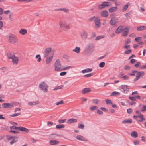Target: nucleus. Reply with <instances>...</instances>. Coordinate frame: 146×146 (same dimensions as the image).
Listing matches in <instances>:
<instances>
[{
	"label": "nucleus",
	"instance_id": "57",
	"mask_svg": "<svg viewBox=\"0 0 146 146\" xmlns=\"http://www.w3.org/2000/svg\"><path fill=\"white\" fill-rule=\"evenodd\" d=\"M73 67L71 66H68L65 68H63V70H65L67 69H70L72 68Z\"/></svg>",
	"mask_w": 146,
	"mask_h": 146
},
{
	"label": "nucleus",
	"instance_id": "60",
	"mask_svg": "<svg viewBox=\"0 0 146 146\" xmlns=\"http://www.w3.org/2000/svg\"><path fill=\"white\" fill-rule=\"evenodd\" d=\"M64 58H67V60L68 62H70V58L69 56L67 55H65L64 56Z\"/></svg>",
	"mask_w": 146,
	"mask_h": 146
},
{
	"label": "nucleus",
	"instance_id": "21",
	"mask_svg": "<svg viewBox=\"0 0 146 146\" xmlns=\"http://www.w3.org/2000/svg\"><path fill=\"white\" fill-rule=\"evenodd\" d=\"M19 33L22 35H26L27 33V31L25 29H21L19 31Z\"/></svg>",
	"mask_w": 146,
	"mask_h": 146
},
{
	"label": "nucleus",
	"instance_id": "34",
	"mask_svg": "<svg viewBox=\"0 0 146 146\" xmlns=\"http://www.w3.org/2000/svg\"><path fill=\"white\" fill-rule=\"evenodd\" d=\"M35 58L36 59H38L37 60V61L38 62H40L41 60V56L40 54H37L36 55Z\"/></svg>",
	"mask_w": 146,
	"mask_h": 146
},
{
	"label": "nucleus",
	"instance_id": "2",
	"mask_svg": "<svg viewBox=\"0 0 146 146\" xmlns=\"http://www.w3.org/2000/svg\"><path fill=\"white\" fill-rule=\"evenodd\" d=\"M9 42L12 44H15L18 42L17 39L13 35H10L8 37Z\"/></svg>",
	"mask_w": 146,
	"mask_h": 146
},
{
	"label": "nucleus",
	"instance_id": "16",
	"mask_svg": "<svg viewBox=\"0 0 146 146\" xmlns=\"http://www.w3.org/2000/svg\"><path fill=\"white\" fill-rule=\"evenodd\" d=\"M77 121V120L76 119L74 118H71L68 119L67 121L68 124H72L74 123Z\"/></svg>",
	"mask_w": 146,
	"mask_h": 146
},
{
	"label": "nucleus",
	"instance_id": "46",
	"mask_svg": "<svg viewBox=\"0 0 146 146\" xmlns=\"http://www.w3.org/2000/svg\"><path fill=\"white\" fill-rule=\"evenodd\" d=\"M64 103V101L63 100H61L60 102H56L55 104L57 105H58L60 104H62Z\"/></svg>",
	"mask_w": 146,
	"mask_h": 146
},
{
	"label": "nucleus",
	"instance_id": "43",
	"mask_svg": "<svg viewBox=\"0 0 146 146\" xmlns=\"http://www.w3.org/2000/svg\"><path fill=\"white\" fill-rule=\"evenodd\" d=\"M98 8L99 9H101L105 8L102 3L101 4L98 5Z\"/></svg>",
	"mask_w": 146,
	"mask_h": 146
},
{
	"label": "nucleus",
	"instance_id": "63",
	"mask_svg": "<svg viewBox=\"0 0 146 146\" xmlns=\"http://www.w3.org/2000/svg\"><path fill=\"white\" fill-rule=\"evenodd\" d=\"M124 68L125 70H128L130 69V67L126 65L124 67Z\"/></svg>",
	"mask_w": 146,
	"mask_h": 146
},
{
	"label": "nucleus",
	"instance_id": "10",
	"mask_svg": "<svg viewBox=\"0 0 146 146\" xmlns=\"http://www.w3.org/2000/svg\"><path fill=\"white\" fill-rule=\"evenodd\" d=\"M2 107L5 108H11L14 107V105L12 103H4L2 104Z\"/></svg>",
	"mask_w": 146,
	"mask_h": 146
},
{
	"label": "nucleus",
	"instance_id": "48",
	"mask_svg": "<svg viewBox=\"0 0 146 146\" xmlns=\"http://www.w3.org/2000/svg\"><path fill=\"white\" fill-rule=\"evenodd\" d=\"M20 114H21L20 113H15V114L10 115V116L11 117H15L18 116V115H20Z\"/></svg>",
	"mask_w": 146,
	"mask_h": 146
},
{
	"label": "nucleus",
	"instance_id": "13",
	"mask_svg": "<svg viewBox=\"0 0 146 146\" xmlns=\"http://www.w3.org/2000/svg\"><path fill=\"white\" fill-rule=\"evenodd\" d=\"M54 70L55 71L63 70V68L61 67V64H54Z\"/></svg>",
	"mask_w": 146,
	"mask_h": 146
},
{
	"label": "nucleus",
	"instance_id": "64",
	"mask_svg": "<svg viewBox=\"0 0 146 146\" xmlns=\"http://www.w3.org/2000/svg\"><path fill=\"white\" fill-rule=\"evenodd\" d=\"M62 11H64L65 13H67L69 11V10L66 8H62Z\"/></svg>",
	"mask_w": 146,
	"mask_h": 146
},
{
	"label": "nucleus",
	"instance_id": "47",
	"mask_svg": "<svg viewBox=\"0 0 146 146\" xmlns=\"http://www.w3.org/2000/svg\"><path fill=\"white\" fill-rule=\"evenodd\" d=\"M98 108L96 106H93L92 107H91L90 108V109L91 111H93L94 110H97L98 109Z\"/></svg>",
	"mask_w": 146,
	"mask_h": 146
},
{
	"label": "nucleus",
	"instance_id": "41",
	"mask_svg": "<svg viewBox=\"0 0 146 146\" xmlns=\"http://www.w3.org/2000/svg\"><path fill=\"white\" fill-rule=\"evenodd\" d=\"M84 125L83 124H79L78 125V128L81 129H84Z\"/></svg>",
	"mask_w": 146,
	"mask_h": 146
},
{
	"label": "nucleus",
	"instance_id": "39",
	"mask_svg": "<svg viewBox=\"0 0 146 146\" xmlns=\"http://www.w3.org/2000/svg\"><path fill=\"white\" fill-rule=\"evenodd\" d=\"M10 129L11 130H14V129L17 130L19 131V127H18L15 126H13L10 127Z\"/></svg>",
	"mask_w": 146,
	"mask_h": 146
},
{
	"label": "nucleus",
	"instance_id": "30",
	"mask_svg": "<svg viewBox=\"0 0 146 146\" xmlns=\"http://www.w3.org/2000/svg\"><path fill=\"white\" fill-rule=\"evenodd\" d=\"M92 71V69L91 68H87L83 70L82 71V73H85L87 72H90Z\"/></svg>",
	"mask_w": 146,
	"mask_h": 146
},
{
	"label": "nucleus",
	"instance_id": "53",
	"mask_svg": "<svg viewBox=\"0 0 146 146\" xmlns=\"http://www.w3.org/2000/svg\"><path fill=\"white\" fill-rule=\"evenodd\" d=\"M93 74L92 73H90L84 75L83 76L85 77H89L91 76Z\"/></svg>",
	"mask_w": 146,
	"mask_h": 146
},
{
	"label": "nucleus",
	"instance_id": "22",
	"mask_svg": "<svg viewBox=\"0 0 146 146\" xmlns=\"http://www.w3.org/2000/svg\"><path fill=\"white\" fill-rule=\"evenodd\" d=\"M39 102L38 101H35L29 102L28 103V104L29 106L35 105L38 104Z\"/></svg>",
	"mask_w": 146,
	"mask_h": 146
},
{
	"label": "nucleus",
	"instance_id": "6",
	"mask_svg": "<svg viewBox=\"0 0 146 146\" xmlns=\"http://www.w3.org/2000/svg\"><path fill=\"white\" fill-rule=\"evenodd\" d=\"M94 44L93 43L88 44L86 46L87 50L92 52H94Z\"/></svg>",
	"mask_w": 146,
	"mask_h": 146
},
{
	"label": "nucleus",
	"instance_id": "26",
	"mask_svg": "<svg viewBox=\"0 0 146 146\" xmlns=\"http://www.w3.org/2000/svg\"><path fill=\"white\" fill-rule=\"evenodd\" d=\"M123 26H122L119 27L116 30L115 33L117 34L120 33L123 30Z\"/></svg>",
	"mask_w": 146,
	"mask_h": 146
},
{
	"label": "nucleus",
	"instance_id": "29",
	"mask_svg": "<svg viewBox=\"0 0 146 146\" xmlns=\"http://www.w3.org/2000/svg\"><path fill=\"white\" fill-rule=\"evenodd\" d=\"M80 47H76L75 49L72 50V51L76 52L77 54H79L80 53Z\"/></svg>",
	"mask_w": 146,
	"mask_h": 146
},
{
	"label": "nucleus",
	"instance_id": "9",
	"mask_svg": "<svg viewBox=\"0 0 146 146\" xmlns=\"http://www.w3.org/2000/svg\"><path fill=\"white\" fill-rule=\"evenodd\" d=\"M88 36V33L85 31H83L80 33V37L83 40L86 39Z\"/></svg>",
	"mask_w": 146,
	"mask_h": 146
},
{
	"label": "nucleus",
	"instance_id": "52",
	"mask_svg": "<svg viewBox=\"0 0 146 146\" xmlns=\"http://www.w3.org/2000/svg\"><path fill=\"white\" fill-rule=\"evenodd\" d=\"M141 40V37H137L135 39V40L138 42H140V41Z\"/></svg>",
	"mask_w": 146,
	"mask_h": 146
},
{
	"label": "nucleus",
	"instance_id": "27",
	"mask_svg": "<svg viewBox=\"0 0 146 146\" xmlns=\"http://www.w3.org/2000/svg\"><path fill=\"white\" fill-rule=\"evenodd\" d=\"M117 9V7H112L109 9V11L110 13H112L116 11Z\"/></svg>",
	"mask_w": 146,
	"mask_h": 146
},
{
	"label": "nucleus",
	"instance_id": "23",
	"mask_svg": "<svg viewBox=\"0 0 146 146\" xmlns=\"http://www.w3.org/2000/svg\"><path fill=\"white\" fill-rule=\"evenodd\" d=\"M132 120L131 119H125L123 120L122 121V123L123 124H130L131 123H132Z\"/></svg>",
	"mask_w": 146,
	"mask_h": 146
},
{
	"label": "nucleus",
	"instance_id": "19",
	"mask_svg": "<svg viewBox=\"0 0 146 146\" xmlns=\"http://www.w3.org/2000/svg\"><path fill=\"white\" fill-rule=\"evenodd\" d=\"M12 62L14 64H17L19 62V60L18 57L15 56L11 59Z\"/></svg>",
	"mask_w": 146,
	"mask_h": 146
},
{
	"label": "nucleus",
	"instance_id": "37",
	"mask_svg": "<svg viewBox=\"0 0 146 146\" xmlns=\"http://www.w3.org/2000/svg\"><path fill=\"white\" fill-rule=\"evenodd\" d=\"M96 33L94 32H92L90 35V38L92 39L96 37Z\"/></svg>",
	"mask_w": 146,
	"mask_h": 146
},
{
	"label": "nucleus",
	"instance_id": "56",
	"mask_svg": "<svg viewBox=\"0 0 146 146\" xmlns=\"http://www.w3.org/2000/svg\"><path fill=\"white\" fill-rule=\"evenodd\" d=\"M129 98L131 100L133 101H136V100L135 97L129 96Z\"/></svg>",
	"mask_w": 146,
	"mask_h": 146
},
{
	"label": "nucleus",
	"instance_id": "20",
	"mask_svg": "<svg viewBox=\"0 0 146 146\" xmlns=\"http://www.w3.org/2000/svg\"><path fill=\"white\" fill-rule=\"evenodd\" d=\"M76 138L77 140L80 141H84L87 140V139L85 138L80 135L76 136Z\"/></svg>",
	"mask_w": 146,
	"mask_h": 146
},
{
	"label": "nucleus",
	"instance_id": "31",
	"mask_svg": "<svg viewBox=\"0 0 146 146\" xmlns=\"http://www.w3.org/2000/svg\"><path fill=\"white\" fill-rule=\"evenodd\" d=\"M131 135L133 137L135 138L138 137L137 133L135 131H133L132 132Z\"/></svg>",
	"mask_w": 146,
	"mask_h": 146
},
{
	"label": "nucleus",
	"instance_id": "7",
	"mask_svg": "<svg viewBox=\"0 0 146 146\" xmlns=\"http://www.w3.org/2000/svg\"><path fill=\"white\" fill-rule=\"evenodd\" d=\"M144 73L143 72H139L137 73L136 75V77L134 78L133 81L135 82L137 80L140 78H142L144 75Z\"/></svg>",
	"mask_w": 146,
	"mask_h": 146
},
{
	"label": "nucleus",
	"instance_id": "28",
	"mask_svg": "<svg viewBox=\"0 0 146 146\" xmlns=\"http://www.w3.org/2000/svg\"><path fill=\"white\" fill-rule=\"evenodd\" d=\"M19 131L25 132L26 133H28L29 131V130L27 129L22 127H19Z\"/></svg>",
	"mask_w": 146,
	"mask_h": 146
},
{
	"label": "nucleus",
	"instance_id": "33",
	"mask_svg": "<svg viewBox=\"0 0 146 146\" xmlns=\"http://www.w3.org/2000/svg\"><path fill=\"white\" fill-rule=\"evenodd\" d=\"M130 46V45L124 43L123 45L122 46V48L123 49H127L129 48Z\"/></svg>",
	"mask_w": 146,
	"mask_h": 146
},
{
	"label": "nucleus",
	"instance_id": "14",
	"mask_svg": "<svg viewBox=\"0 0 146 146\" xmlns=\"http://www.w3.org/2000/svg\"><path fill=\"white\" fill-rule=\"evenodd\" d=\"M91 91V89L89 88H85L82 90V93L83 94H85L89 93Z\"/></svg>",
	"mask_w": 146,
	"mask_h": 146
},
{
	"label": "nucleus",
	"instance_id": "8",
	"mask_svg": "<svg viewBox=\"0 0 146 146\" xmlns=\"http://www.w3.org/2000/svg\"><path fill=\"white\" fill-rule=\"evenodd\" d=\"M54 54L46 57V62L47 64L51 63V61L53 58Z\"/></svg>",
	"mask_w": 146,
	"mask_h": 146
},
{
	"label": "nucleus",
	"instance_id": "24",
	"mask_svg": "<svg viewBox=\"0 0 146 146\" xmlns=\"http://www.w3.org/2000/svg\"><path fill=\"white\" fill-rule=\"evenodd\" d=\"M146 30V27L145 26H141L138 27L137 30L138 31H142Z\"/></svg>",
	"mask_w": 146,
	"mask_h": 146
},
{
	"label": "nucleus",
	"instance_id": "50",
	"mask_svg": "<svg viewBox=\"0 0 146 146\" xmlns=\"http://www.w3.org/2000/svg\"><path fill=\"white\" fill-rule=\"evenodd\" d=\"M99 101V100L98 99H94L92 101V102L94 104H98Z\"/></svg>",
	"mask_w": 146,
	"mask_h": 146
},
{
	"label": "nucleus",
	"instance_id": "25",
	"mask_svg": "<svg viewBox=\"0 0 146 146\" xmlns=\"http://www.w3.org/2000/svg\"><path fill=\"white\" fill-rule=\"evenodd\" d=\"M49 143L51 145H54L58 144L59 142L58 141L53 140L50 141Z\"/></svg>",
	"mask_w": 146,
	"mask_h": 146
},
{
	"label": "nucleus",
	"instance_id": "36",
	"mask_svg": "<svg viewBox=\"0 0 146 146\" xmlns=\"http://www.w3.org/2000/svg\"><path fill=\"white\" fill-rule=\"evenodd\" d=\"M120 94V93L118 92H117L116 91H114L113 92H112L111 94V96H118Z\"/></svg>",
	"mask_w": 146,
	"mask_h": 146
},
{
	"label": "nucleus",
	"instance_id": "12",
	"mask_svg": "<svg viewBox=\"0 0 146 146\" xmlns=\"http://www.w3.org/2000/svg\"><path fill=\"white\" fill-rule=\"evenodd\" d=\"M121 88L123 89V92L124 93H127L129 90V88L127 87L126 85H122L121 87Z\"/></svg>",
	"mask_w": 146,
	"mask_h": 146
},
{
	"label": "nucleus",
	"instance_id": "51",
	"mask_svg": "<svg viewBox=\"0 0 146 146\" xmlns=\"http://www.w3.org/2000/svg\"><path fill=\"white\" fill-rule=\"evenodd\" d=\"M141 111L142 112L146 111V105L143 106L142 108L141 109Z\"/></svg>",
	"mask_w": 146,
	"mask_h": 146
},
{
	"label": "nucleus",
	"instance_id": "61",
	"mask_svg": "<svg viewBox=\"0 0 146 146\" xmlns=\"http://www.w3.org/2000/svg\"><path fill=\"white\" fill-rule=\"evenodd\" d=\"M9 132L13 133L14 134H18L19 133V132L17 131H15L11 129V130L9 131Z\"/></svg>",
	"mask_w": 146,
	"mask_h": 146
},
{
	"label": "nucleus",
	"instance_id": "1",
	"mask_svg": "<svg viewBox=\"0 0 146 146\" xmlns=\"http://www.w3.org/2000/svg\"><path fill=\"white\" fill-rule=\"evenodd\" d=\"M59 25L60 28L65 31H68L70 29V23L65 19L60 20L59 22Z\"/></svg>",
	"mask_w": 146,
	"mask_h": 146
},
{
	"label": "nucleus",
	"instance_id": "35",
	"mask_svg": "<svg viewBox=\"0 0 146 146\" xmlns=\"http://www.w3.org/2000/svg\"><path fill=\"white\" fill-rule=\"evenodd\" d=\"M65 126L64 125H57L56 126V129H62L64 128Z\"/></svg>",
	"mask_w": 146,
	"mask_h": 146
},
{
	"label": "nucleus",
	"instance_id": "55",
	"mask_svg": "<svg viewBox=\"0 0 146 146\" xmlns=\"http://www.w3.org/2000/svg\"><path fill=\"white\" fill-rule=\"evenodd\" d=\"M137 71H133L132 72V73H130L129 74V75L131 76H135V74L137 73Z\"/></svg>",
	"mask_w": 146,
	"mask_h": 146
},
{
	"label": "nucleus",
	"instance_id": "45",
	"mask_svg": "<svg viewBox=\"0 0 146 146\" xmlns=\"http://www.w3.org/2000/svg\"><path fill=\"white\" fill-rule=\"evenodd\" d=\"M131 39L129 38H127L125 40V44H128L130 43H131Z\"/></svg>",
	"mask_w": 146,
	"mask_h": 146
},
{
	"label": "nucleus",
	"instance_id": "32",
	"mask_svg": "<svg viewBox=\"0 0 146 146\" xmlns=\"http://www.w3.org/2000/svg\"><path fill=\"white\" fill-rule=\"evenodd\" d=\"M102 3L103 4V5L104 8H105V7L106 6H110L111 4V3L110 2H103Z\"/></svg>",
	"mask_w": 146,
	"mask_h": 146
},
{
	"label": "nucleus",
	"instance_id": "58",
	"mask_svg": "<svg viewBox=\"0 0 146 146\" xmlns=\"http://www.w3.org/2000/svg\"><path fill=\"white\" fill-rule=\"evenodd\" d=\"M95 16H93L89 18L88 20V21L89 22H91L92 21L93 19L95 18Z\"/></svg>",
	"mask_w": 146,
	"mask_h": 146
},
{
	"label": "nucleus",
	"instance_id": "4",
	"mask_svg": "<svg viewBox=\"0 0 146 146\" xmlns=\"http://www.w3.org/2000/svg\"><path fill=\"white\" fill-rule=\"evenodd\" d=\"M94 22L95 24V27L96 28H98L100 27L101 23L98 17H95L94 20Z\"/></svg>",
	"mask_w": 146,
	"mask_h": 146
},
{
	"label": "nucleus",
	"instance_id": "59",
	"mask_svg": "<svg viewBox=\"0 0 146 146\" xmlns=\"http://www.w3.org/2000/svg\"><path fill=\"white\" fill-rule=\"evenodd\" d=\"M7 137V138L9 140H10L14 138V136H13L8 135Z\"/></svg>",
	"mask_w": 146,
	"mask_h": 146
},
{
	"label": "nucleus",
	"instance_id": "3",
	"mask_svg": "<svg viewBox=\"0 0 146 146\" xmlns=\"http://www.w3.org/2000/svg\"><path fill=\"white\" fill-rule=\"evenodd\" d=\"M39 87L41 90L45 92H47L48 91V86L44 82L40 84Z\"/></svg>",
	"mask_w": 146,
	"mask_h": 146
},
{
	"label": "nucleus",
	"instance_id": "40",
	"mask_svg": "<svg viewBox=\"0 0 146 146\" xmlns=\"http://www.w3.org/2000/svg\"><path fill=\"white\" fill-rule=\"evenodd\" d=\"M139 118H140V120H138V121L139 122H141L145 120V119L143 117V115H141L139 116Z\"/></svg>",
	"mask_w": 146,
	"mask_h": 146
},
{
	"label": "nucleus",
	"instance_id": "54",
	"mask_svg": "<svg viewBox=\"0 0 146 146\" xmlns=\"http://www.w3.org/2000/svg\"><path fill=\"white\" fill-rule=\"evenodd\" d=\"M66 120V119H60L58 120V123H64Z\"/></svg>",
	"mask_w": 146,
	"mask_h": 146
},
{
	"label": "nucleus",
	"instance_id": "62",
	"mask_svg": "<svg viewBox=\"0 0 146 146\" xmlns=\"http://www.w3.org/2000/svg\"><path fill=\"white\" fill-rule=\"evenodd\" d=\"M121 78H123L124 80H127L129 79V77L127 75L123 77H121Z\"/></svg>",
	"mask_w": 146,
	"mask_h": 146
},
{
	"label": "nucleus",
	"instance_id": "49",
	"mask_svg": "<svg viewBox=\"0 0 146 146\" xmlns=\"http://www.w3.org/2000/svg\"><path fill=\"white\" fill-rule=\"evenodd\" d=\"M128 7V5L127 4H126L123 7V9H122V11H125L127 8Z\"/></svg>",
	"mask_w": 146,
	"mask_h": 146
},
{
	"label": "nucleus",
	"instance_id": "15",
	"mask_svg": "<svg viewBox=\"0 0 146 146\" xmlns=\"http://www.w3.org/2000/svg\"><path fill=\"white\" fill-rule=\"evenodd\" d=\"M117 19L115 17H113L110 20V23L111 25H114L116 24L117 23Z\"/></svg>",
	"mask_w": 146,
	"mask_h": 146
},
{
	"label": "nucleus",
	"instance_id": "17",
	"mask_svg": "<svg viewBox=\"0 0 146 146\" xmlns=\"http://www.w3.org/2000/svg\"><path fill=\"white\" fill-rule=\"evenodd\" d=\"M108 12L106 10L102 11L100 13V15L101 16L106 17L108 16Z\"/></svg>",
	"mask_w": 146,
	"mask_h": 146
},
{
	"label": "nucleus",
	"instance_id": "38",
	"mask_svg": "<svg viewBox=\"0 0 146 146\" xmlns=\"http://www.w3.org/2000/svg\"><path fill=\"white\" fill-rule=\"evenodd\" d=\"M105 101L106 102V103L107 104H112V101L110 99H106L105 100Z\"/></svg>",
	"mask_w": 146,
	"mask_h": 146
},
{
	"label": "nucleus",
	"instance_id": "11",
	"mask_svg": "<svg viewBox=\"0 0 146 146\" xmlns=\"http://www.w3.org/2000/svg\"><path fill=\"white\" fill-rule=\"evenodd\" d=\"M130 28V27H125L123 29L122 31V35L123 36H126L128 34L129 32V29Z\"/></svg>",
	"mask_w": 146,
	"mask_h": 146
},
{
	"label": "nucleus",
	"instance_id": "5",
	"mask_svg": "<svg viewBox=\"0 0 146 146\" xmlns=\"http://www.w3.org/2000/svg\"><path fill=\"white\" fill-rule=\"evenodd\" d=\"M52 50V48L50 47L46 48L44 52V57L46 58V57L49 56V54L51 52Z\"/></svg>",
	"mask_w": 146,
	"mask_h": 146
},
{
	"label": "nucleus",
	"instance_id": "44",
	"mask_svg": "<svg viewBox=\"0 0 146 146\" xmlns=\"http://www.w3.org/2000/svg\"><path fill=\"white\" fill-rule=\"evenodd\" d=\"M132 50L129 49L127 50H126L125 51V53L126 54H129L131 53Z\"/></svg>",
	"mask_w": 146,
	"mask_h": 146
},
{
	"label": "nucleus",
	"instance_id": "18",
	"mask_svg": "<svg viewBox=\"0 0 146 146\" xmlns=\"http://www.w3.org/2000/svg\"><path fill=\"white\" fill-rule=\"evenodd\" d=\"M7 55L8 58L9 59L11 60L15 56L14 54L11 52H7Z\"/></svg>",
	"mask_w": 146,
	"mask_h": 146
},
{
	"label": "nucleus",
	"instance_id": "42",
	"mask_svg": "<svg viewBox=\"0 0 146 146\" xmlns=\"http://www.w3.org/2000/svg\"><path fill=\"white\" fill-rule=\"evenodd\" d=\"M104 35H101L98 36L97 37L95 40H99L102 39L104 37Z\"/></svg>",
	"mask_w": 146,
	"mask_h": 146
}]
</instances>
